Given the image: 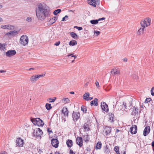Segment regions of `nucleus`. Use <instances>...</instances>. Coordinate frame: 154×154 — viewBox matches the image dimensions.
Masks as SVG:
<instances>
[{"label": "nucleus", "mask_w": 154, "mask_h": 154, "mask_svg": "<svg viewBox=\"0 0 154 154\" xmlns=\"http://www.w3.org/2000/svg\"><path fill=\"white\" fill-rule=\"evenodd\" d=\"M38 8L36 10L35 12L36 17L38 19L43 20L50 16L51 12L48 7L43 5L40 3L38 5Z\"/></svg>", "instance_id": "1"}, {"label": "nucleus", "mask_w": 154, "mask_h": 154, "mask_svg": "<svg viewBox=\"0 0 154 154\" xmlns=\"http://www.w3.org/2000/svg\"><path fill=\"white\" fill-rule=\"evenodd\" d=\"M151 19L149 17L145 18L144 20H142L140 23L141 26L146 28L150 24Z\"/></svg>", "instance_id": "2"}, {"label": "nucleus", "mask_w": 154, "mask_h": 154, "mask_svg": "<svg viewBox=\"0 0 154 154\" xmlns=\"http://www.w3.org/2000/svg\"><path fill=\"white\" fill-rule=\"evenodd\" d=\"M20 44L23 46L27 44L28 42V38L26 35H23L20 38Z\"/></svg>", "instance_id": "3"}, {"label": "nucleus", "mask_w": 154, "mask_h": 154, "mask_svg": "<svg viewBox=\"0 0 154 154\" xmlns=\"http://www.w3.org/2000/svg\"><path fill=\"white\" fill-rule=\"evenodd\" d=\"M43 134V132L39 128H38L36 129V131L33 132L34 135L35 136L37 139H40L41 138V136Z\"/></svg>", "instance_id": "4"}, {"label": "nucleus", "mask_w": 154, "mask_h": 154, "mask_svg": "<svg viewBox=\"0 0 154 154\" xmlns=\"http://www.w3.org/2000/svg\"><path fill=\"white\" fill-rule=\"evenodd\" d=\"M24 143V140L20 137L17 138L16 139V146L19 147H22Z\"/></svg>", "instance_id": "5"}, {"label": "nucleus", "mask_w": 154, "mask_h": 154, "mask_svg": "<svg viewBox=\"0 0 154 154\" xmlns=\"http://www.w3.org/2000/svg\"><path fill=\"white\" fill-rule=\"evenodd\" d=\"M80 113L79 112H74V111L72 115L73 120L74 122L77 121L80 118Z\"/></svg>", "instance_id": "6"}, {"label": "nucleus", "mask_w": 154, "mask_h": 154, "mask_svg": "<svg viewBox=\"0 0 154 154\" xmlns=\"http://www.w3.org/2000/svg\"><path fill=\"white\" fill-rule=\"evenodd\" d=\"M101 106L103 111L107 112H108L109 108L105 102H101Z\"/></svg>", "instance_id": "7"}, {"label": "nucleus", "mask_w": 154, "mask_h": 154, "mask_svg": "<svg viewBox=\"0 0 154 154\" xmlns=\"http://www.w3.org/2000/svg\"><path fill=\"white\" fill-rule=\"evenodd\" d=\"M52 146L56 148H57L59 146V142L58 140L56 138H53L51 140Z\"/></svg>", "instance_id": "8"}, {"label": "nucleus", "mask_w": 154, "mask_h": 154, "mask_svg": "<svg viewBox=\"0 0 154 154\" xmlns=\"http://www.w3.org/2000/svg\"><path fill=\"white\" fill-rule=\"evenodd\" d=\"M16 53V52L15 50H10L6 53V55L7 57H11L15 55Z\"/></svg>", "instance_id": "9"}, {"label": "nucleus", "mask_w": 154, "mask_h": 154, "mask_svg": "<svg viewBox=\"0 0 154 154\" xmlns=\"http://www.w3.org/2000/svg\"><path fill=\"white\" fill-rule=\"evenodd\" d=\"M111 73L112 75H119L120 74V70L118 68H115L112 69Z\"/></svg>", "instance_id": "10"}, {"label": "nucleus", "mask_w": 154, "mask_h": 154, "mask_svg": "<svg viewBox=\"0 0 154 154\" xmlns=\"http://www.w3.org/2000/svg\"><path fill=\"white\" fill-rule=\"evenodd\" d=\"M76 143L80 147L83 146L82 138L80 137H78L76 139Z\"/></svg>", "instance_id": "11"}, {"label": "nucleus", "mask_w": 154, "mask_h": 154, "mask_svg": "<svg viewBox=\"0 0 154 154\" xmlns=\"http://www.w3.org/2000/svg\"><path fill=\"white\" fill-rule=\"evenodd\" d=\"M137 126L135 125L132 126L130 128V132L132 134H135L137 133Z\"/></svg>", "instance_id": "12"}, {"label": "nucleus", "mask_w": 154, "mask_h": 154, "mask_svg": "<svg viewBox=\"0 0 154 154\" xmlns=\"http://www.w3.org/2000/svg\"><path fill=\"white\" fill-rule=\"evenodd\" d=\"M150 131V126H146L143 131V135L146 136L149 133Z\"/></svg>", "instance_id": "13"}, {"label": "nucleus", "mask_w": 154, "mask_h": 154, "mask_svg": "<svg viewBox=\"0 0 154 154\" xmlns=\"http://www.w3.org/2000/svg\"><path fill=\"white\" fill-rule=\"evenodd\" d=\"M109 120L111 122H114L115 121V116L114 114L112 112H109L108 114Z\"/></svg>", "instance_id": "14"}, {"label": "nucleus", "mask_w": 154, "mask_h": 154, "mask_svg": "<svg viewBox=\"0 0 154 154\" xmlns=\"http://www.w3.org/2000/svg\"><path fill=\"white\" fill-rule=\"evenodd\" d=\"M145 30V28L141 26L138 30L137 32V34L139 35H141L144 33V31Z\"/></svg>", "instance_id": "15"}, {"label": "nucleus", "mask_w": 154, "mask_h": 154, "mask_svg": "<svg viewBox=\"0 0 154 154\" xmlns=\"http://www.w3.org/2000/svg\"><path fill=\"white\" fill-rule=\"evenodd\" d=\"M62 112L65 116H66L67 117H68L69 111L66 107H63Z\"/></svg>", "instance_id": "16"}, {"label": "nucleus", "mask_w": 154, "mask_h": 154, "mask_svg": "<svg viewBox=\"0 0 154 154\" xmlns=\"http://www.w3.org/2000/svg\"><path fill=\"white\" fill-rule=\"evenodd\" d=\"M104 130L105 131V135L107 136L111 133V128L110 127H106L104 129Z\"/></svg>", "instance_id": "17"}, {"label": "nucleus", "mask_w": 154, "mask_h": 154, "mask_svg": "<svg viewBox=\"0 0 154 154\" xmlns=\"http://www.w3.org/2000/svg\"><path fill=\"white\" fill-rule=\"evenodd\" d=\"M139 109L138 108H136L135 107H133V110L131 113V115L134 116H135L138 113Z\"/></svg>", "instance_id": "18"}, {"label": "nucleus", "mask_w": 154, "mask_h": 154, "mask_svg": "<svg viewBox=\"0 0 154 154\" xmlns=\"http://www.w3.org/2000/svg\"><path fill=\"white\" fill-rule=\"evenodd\" d=\"M66 143L68 147H71L73 145V142L72 140L70 139H68L66 141Z\"/></svg>", "instance_id": "19"}, {"label": "nucleus", "mask_w": 154, "mask_h": 154, "mask_svg": "<svg viewBox=\"0 0 154 154\" xmlns=\"http://www.w3.org/2000/svg\"><path fill=\"white\" fill-rule=\"evenodd\" d=\"M57 19L56 17H54L51 19L49 21V25H51L54 23Z\"/></svg>", "instance_id": "20"}, {"label": "nucleus", "mask_w": 154, "mask_h": 154, "mask_svg": "<svg viewBox=\"0 0 154 154\" xmlns=\"http://www.w3.org/2000/svg\"><path fill=\"white\" fill-rule=\"evenodd\" d=\"M17 31H12L7 33L6 35H11L12 36H14L17 35Z\"/></svg>", "instance_id": "21"}, {"label": "nucleus", "mask_w": 154, "mask_h": 154, "mask_svg": "<svg viewBox=\"0 0 154 154\" xmlns=\"http://www.w3.org/2000/svg\"><path fill=\"white\" fill-rule=\"evenodd\" d=\"M98 99L97 98H94V100L91 102V106L94 105L95 106H97L98 105V103H97Z\"/></svg>", "instance_id": "22"}, {"label": "nucleus", "mask_w": 154, "mask_h": 154, "mask_svg": "<svg viewBox=\"0 0 154 154\" xmlns=\"http://www.w3.org/2000/svg\"><path fill=\"white\" fill-rule=\"evenodd\" d=\"M38 122H37V124L36 125L39 126H43L44 125V123L43 121L41 120L40 118L39 119H38Z\"/></svg>", "instance_id": "23"}, {"label": "nucleus", "mask_w": 154, "mask_h": 154, "mask_svg": "<svg viewBox=\"0 0 154 154\" xmlns=\"http://www.w3.org/2000/svg\"><path fill=\"white\" fill-rule=\"evenodd\" d=\"M102 144L101 142L98 141L97 142L95 147V148L96 149H100L101 148Z\"/></svg>", "instance_id": "24"}, {"label": "nucleus", "mask_w": 154, "mask_h": 154, "mask_svg": "<svg viewBox=\"0 0 154 154\" xmlns=\"http://www.w3.org/2000/svg\"><path fill=\"white\" fill-rule=\"evenodd\" d=\"M127 104L125 102H123V104L119 107V109L121 110H125L127 109Z\"/></svg>", "instance_id": "25"}, {"label": "nucleus", "mask_w": 154, "mask_h": 154, "mask_svg": "<svg viewBox=\"0 0 154 154\" xmlns=\"http://www.w3.org/2000/svg\"><path fill=\"white\" fill-rule=\"evenodd\" d=\"M37 79H38L36 75L35 76L33 75L32 76L30 79V81L33 83L35 82Z\"/></svg>", "instance_id": "26"}, {"label": "nucleus", "mask_w": 154, "mask_h": 154, "mask_svg": "<svg viewBox=\"0 0 154 154\" xmlns=\"http://www.w3.org/2000/svg\"><path fill=\"white\" fill-rule=\"evenodd\" d=\"M71 36L73 38L75 39H77L78 38V36L75 33L72 32L70 33Z\"/></svg>", "instance_id": "27"}, {"label": "nucleus", "mask_w": 154, "mask_h": 154, "mask_svg": "<svg viewBox=\"0 0 154 154\" xmlns=\"http://www.w3.org/2000/svg\"><path fill=\"white\" fill-rule=\"evenodd\" d=\"M90 95L89 93L88 92L85 93L83 96V99L87 101H88V97Z\"/></svg>", "instance_id": "28"}, {"label": "nucleus", "mask_w": 154, "mask_h": 154, "mask_svg": "<svg viewBox=\"0 0 154 154\" xmlns=\"http://www.w3.org/2000/svg\"><path fill=\"white\" fill-rule=\"evenodd\" d=\"M83 139L86 142H88L90 140V138L89 135L88 134L85 135L83 136Z\"/></svg>", "instance_id": "29"}, {"label": "nucleus", "mask_w": 154, "mask_h": 154, "mask_svg": "<svg viewBox=\"0 0 154 154\" xmlns=\"http://www.w3.org/2000/svg\"><path fill=\"white\" fill-rule=\"evenodd\" d=\"M77 43L76 41L72 40L69 42V45L71 46H73L77 45Z\"/></svg>", "instance_id": "30"}, {"label": "nucleus", "mask_w": 154, "mask_h": 154, "mask_svg": "<svg viewBox=\"0 0 154 154\" xmlns=\"http://www.w3.org/2000/svg\"><path fill=\"white\" fill-rule=\"evenodd\" d=\"M39 118H33L31 119V121L33 124L35 125H36L38 122V119Z\"/></svg>", "instance_id": "31"}, {"label": "nucleus", "mask_w": 154, "mask_h": 154, "mask_svg": "<svg viewBox=\"0 0 154 154\" xmlns=\"http://www.w3.org/2000/svg\"><path fill=\"white\" fill-rule=\"evenodd\" d=\"M104 151L105 154H108L110 152L109 149L108 148V146L106 145L104 149Z\"/></svg>", "instance_id": "32"}, {"label": "nucleus", "mask_w": 154, "mask_h": 154, "mask_svg": "<svg viewBox=\"0 0 154 154\" xmlns=\"http://www.w3.org/2000/svg\"><path fill=\"white\" fill-rule=\"evenodd\" d=\"M89 125L88 124L86 123H85L84 125L83 126V128L84 130L85 131H88L90 130V128H89Z\"/></svg>", "instance_id": "33"}, {"label": "nucleus", "mask_w": 154, "mask_h": 154, "mask_svg": "<svg viewBox=\"0 0 154 154\" xmlns=\"http://www.w3.org/2000/svg\"><path fill=\"white\" fill-rule=\"evenodd\" d=\"M73 54H69L68 55H67V56L68 57H70V56H71V57H74V59L72 60V61H71V63H73L74 62V60H75V58H76L77 57V56H76V55H73Z\"/></svg>", "instance_id": "34"}, {"label": "nucleus", "mask_w": 154, "mask_h": 154, "mask_svg": "<svg viewBox=\"0 0 154 154\" xmlns=\"http://www.w3.org/2000/svg\"><path fill=\"white\" fill-rule=\"evenodd\" d=\"M45 107L48 110H49L52 108L51 104L49 103H47L45 104Z\"/></svg>", "instance_id": "35"}, {"label": "nucleus", "mask_w": 154, "mask_h": 154, "mask_svg": "<svg viewBox=\"0 0 154 154\" xmlns=\"http://www.w3.org/2000/svg\"><path fill=\"white\" fill-rule=\"evenodd\" d=\"M81 110L83 111V113H86L87 109L86 107L84 105H82L81 106Z\"/></svg>", "instance_id": "36"}, {"label": "nucleus", "mask_w": 154, "mask_h": 154, "mask_svg": "<svg viewBox=\"0 0 154 154\" xmlns=\"http://www.w3.org/2000/svg\"><path fill=\"white\" fill-rule=\"evenodd\" d=\"M98 20H91L90 22L93 24H96L98 23Z\"/></svg>", "instance_id": "37"}, {"label": "nucleus", "mask_w": 154, "mask_h": 154, "mask_svg": "<svg viewBox=\"0 0 154 154\" xmlns=\"http://www.w3.org/2000/svg\"><path fill=\"white\" fill-rule=\"evenodd\" d=\"M61 11V10L60 9H57L55 10L53 12V14L55 15H57L58 14L60 13Z\"/></svg>", "instance_id": "38"}, {"label": "nucleus", "mask_w": 154, "mask_h": 154, "mask_svg": "<svg viewBox=\"0 0 154 154\" xmlns=\"http://www.w3.org/2000/svg\"><path fill=\"white\" fill-rule=\"evenodd\" d=\"M114 150L116 152L117 154H120L119 152V148L118 146H115L114 148Z\"/></svg>", "instance_id": "39"}, {"label": "nucleus", "mask_w": 154, "mask_h": 154, "mask_svg": "<svg viewBox=\"0 0 154 154\" xmlns=\"http://www.w3.org/2000/svg\"><path fill=\"white\" fill-rule=\"evenodd\" d=\"M56 99V97H54V99H52V98H50L48 99V101L49 103H52L54 102L55 101Z\"/></svg>", "instance_id": "40"}, {"label": "nucleus", "mask_w": 154, "mask_h": 154, "mask_svg": "<svg viewBox=\"0 0 154 154\" xmlns=\"http://www.w3.org/2000/svg\"><path fill=\"white\" fill-rule=\"evenodd\" d=\"M6 29H14V26H13L11 25H6Z\"/></svg>", "instance_id": "41"}, {"label": "nucleus", "mask_w": 154, "mask_h": 154, "mask_svg": "<svg viewBox=\"0 0 154 154\" xmlns=\"http://www.w3.org/2000/svg\"><path fill=\"white\" fill-rule=\"evenodd\" d=\"M62 100L66 103H68L69 101V99L67 98H63Z\"/></svg>", "instance_id": "42"}, {"label": "nucleus", "mask_w": 154, "mask_h": 154, "mask_svg": "<svg viewBox=\"0 0 154 154\" xmlns=\"http://www.w3.org/2000/svg\"><path fill=\"white\" fill-rule=\"evenodd\" d=\"M92 2L96 5V4H99L100 1V0H92Z\"/></svg>", "instance_id": "43"}, {"label": "nucleus", "mask_w": 154, "mask_h": 154, "mask_svg": "<svg viewBox=\"0 0 154 154\" xmlns=\"http://www.w3.org/2000/svg\"><path fill=\"white\" fill-rule=\"evenodd\" d=\"M151 94L152 96L154 95V87L152 88L151 90Z\"/></svg>", "instance_id": "44"}, {"label": "nucleus", "mask_w": 154, "mask_h": 154, "mask_svg": "<svg viewBox=\"0 0 154 154\" xmlns=\"http://www.w3.org/2000/svg\"><path fill=\"white\" fill-rule=\"evenodd\" d=\"M45 75V74H40V75H36L37 76V79H38L39 78L44 77Z\"/></svg>", "instance_id": "45"}, {"label": "nucleus", "mask_w": 154, "mask_h": 154, "mask_svg": "<svg viewBox=\"0 0 154 154\" xmlns=\"http://www.w3.org/2000/svg\"><path fill=\"white\" fill-rule=\"evenodd\" d=\"M5 47V44H2L1 43H0V50L1 49V48H2V49H3V48H4Z\"/></svg>", "instance_id": "46"}, {"label": "nucleus", "mask_w": 154, "mask_h": 154, "mask_svg": "<svg viewBox=\"0 0 154 154\" xmlns=\"http://www.w3.org/2000/svg\"><path fill=\"white\" fill-rule=\"evenodd\" d=\"M151 100V99L149 98H147L145 101V103H147L149 102Z\"/></svg>", "instance_id": "47"}, {"label": "nucleus", "mask_w": 154, "mask_h": 154, "mask_svg": "<svg viewBox=\"0 0 154 154\" xmlns=\"http://www.w3.org/2000/svg\"><path fill=\"white\" fill-rule=\"evenodd\" d=\"M88 3L90 5H92L94 7H96V5H95V4H94L93 2H92V0H91V1H90V2Z\"/></svg>", "instance_id": "48"}, {"label": "nucleus", "mask_w": 154, "mask_h": 154, "mask_svg": "<svg viewBox=\"0 0 154 154\" xmlns=\"http://www.w3.org/2000/svg\"><path fill=\"white\" fill-rule=\"evenodd\" d=\"M65 18H66L67 19H68V16L67 15H66L63 18L62 21H66V20H65Z\"/></svg>", "instance_id": "49"}, {"label": "nucleus", "mask_w": 154, "mask_h": 154, "mask_svg": "<svg viewBox=\"0 0 154 154\" xmlns=\"http://www.w3.org/2000/svg\"><path fill=\"white\" fill-rule=\"evenodd\" d=\"M32 20V18L31 17H28L26 19V21L29 22H30Z\"/></svg>", "instance_id": "50"}, {"label": "nucleus", "mask_w": 154, "mask_h": 154, "mask_svg": "<svg viewBox=\"0 0 154 154\" xmlns=\"http://www.w3.org/2000/svg\"><path fill=\"white\" fill-rule=\"evenodd\" d=\"M96 34V35L98 36L100 35V32L99 31H94V34Z\"/></svg>", "instance_id": "51"}, {"label": "nucleus", "mask_w": 154, "mask_h": 154, "mask_svg": "<svg viewBox=\"0 0 154 154\" xmlns=\"http://www.w3.org/2000/svg\"><path fill=\"white\" fill-rule=\"evenodd\" d=\"M6 25H1V27L2 29H6Z\"/></svg>", "instance_id": "52"}, {"label": "nucleus", "mask_w": 154, "mask_h": 154, "mask_svg": "<svg viewBox=\"0 0 154 154\" xmlns=\"http://www.w3.org/2000/svg\"><path fill=\"white\" fill-rule=\"evenodd\" d=\"M60 41H58V42H56V43H55L54 44V45H55L57 46L59 45H60Z\"/></svg>", "instance_id": "53"}, {"label": "nucleus", "mask_w": 154, "mask_h": 154, "mask_svg": "<svg viewBox=\"0 0 154 154\" xmlns=\"http://www.w3.org/2000/svg\"><path fill=\"white\" fill-rule=\"evenodd\" d=\"M69 154H75L72 149H70L69 151Z\"/></svg>", "instance_id": "54"}, {"label": "nucleus", "mask_w": 154, "mask_h": 154, "mask_svg": "<svg viewBox=\"0 0 154 154\" xmlns=\"http://www.w3.org/2000/svg\"><path fill=\"white\" fill-rule=\"evenodd\" d=\"M91 148L90 147H87L86 150L88 152H90L91 151Z\"/></svg>", "instance_id": "55"}, {"label": "nucleus", "mask_w": 154, "mask_h": 154, "mask_svg": "<svg viewBox=\"0 0 154 154\" xmlns=\"http://www.w3.org/2000/svg\"><path fill=\"white\" fill-rule=\"evenodd\" d=\"M95 85L96 86L98 87V88H99L100 87L99 85V83L98 82L96 81L95 82Z\"/></svg>", "instance_id": "56"}, {"label": "nucleus", "mask_w": 154, "mask_h": 154, "mask_svg": "<svg viewBox=\"0 0 154 154\" xmlns=\"http://www.w3.org/2000/svg\"><path fill=\"white\" fill-rule=\"evenodd\" d=\"M47 131H48V132L49 133V134L50 133H53L52 131L51 130H50L49 128H48Z\"/></svg>", "instance_id": "57"}, {"label": "nucleus", "mask_w": 154, "mask_h": 154, "mask_svg": "<svg viewBox=\"0 0 154 154\" xmlns=\"http://www.w3.org/2000/svg\"><path fill=\"white\" fill-rule=\"evenodd\" d=\"M105 19H106V18L105 17H102V18L99 19L98 20V21H100L101 20H104Z\"/></svg>", "instance_id": "58"}, {"label": "nucleus", "mask_w": 154, "mask_h": 154, "mask_svg": "<svg viewBox=\"0 0 154 154\" xmlns=\"http://www.w3.org/2000/svg\"><path fill=\"white\" fill-rule=\"evenodd\" d=\"M77 29L78 30H79V31L81 30L82 29V27H79L78 26V27Z\"/></svg>", "instance_id": "59"}, {"label": "nucleus", "mask_w": 154, "mask_h": 154, "mask_svg": "<svg viewBox=\"0 0 154 154\" xmlns=\"http://www.w3.org/2000/svg\"><path fill=\"white\" fill-rule=\"evenodd\" d=\"M129 108H130V109L131 108V106L132 105V102H129Z\"/></svg>", "instance_id": "60"}, {"label": "nucleus", "mask_w": 154, "mask_h": 154, "mask_svg": "<svg viewBox=\"0 0 154 154\" xmlns=\"http://www.w3.org/2000/svg\"><path fill=\"white\" fill-rule=\"evenodd\" d=\"M151 145L153 148H154V141H152V143Z\"/></svg>", "instance_id": "61"}, {"label": "nucleus", "mask_w": 154, "mask_h": 154, "mask_svg": "<svg viewBox=\"0 0 154 154\" xmlns=\"http://www.w3.org/2000/svg\"><path fill=\"white\" fill-rule=\"evenodd\" d=\"M6 71L5 70H1L0 71V72L2 73V72H6Z\"/></svg>", "instance_id": "62"}, {"label": "nucleus", "mask_w": 154, "mask_h": 154, "mask_svg": "<svg viewBox=\"0 0 154 154\" xmlns=\"http://www.w3.org/2000/svg\"><path fill=\"white\" fill-rule=\"evenodd\" d=\"M123 60L125 61V62H127V58H126V57H125L124 58V59Z\"/></svg>", "instance_id": "63"}, {"label": "nucleus", "mask_w": 154, "mask_h": 154, "mask_svg": "<svg viewBox=\"0 0 154 154\" xmlns=\"http://www.w3.org/2000/svg\"><path fill=\"white\" fill-rule=\"evenodd\" d=\"M6 152L5 151L3 152L0 153V154H6Z\"/></svg>", "instance_id": "64"}]
</instances>
